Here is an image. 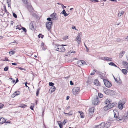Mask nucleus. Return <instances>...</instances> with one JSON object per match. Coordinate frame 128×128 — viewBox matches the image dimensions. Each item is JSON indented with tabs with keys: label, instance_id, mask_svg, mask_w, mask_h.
Segmentation results:
<instances>
[{
	"label": "nucleus",
	"instance_id": "nucleus-21",
	"mask_svg": "<svg viewBox=\"0 0 128 128\" xmlns=\"http://www.w3.org/2000/svg\"><path fill=\"white\" fill-rule=\"evenodd\" d=\"M75 52L74 51L70 50L68 52V54L69 55H72L73 54L75 53Z\"/></svg>",
	"mask_w": 128,
	"mask_h": 128
},
{
	"label": "nucleus",
	"instance_id": "nucleus-30",
	"mask_svg": "<svg viewBox=\"0 0 128 128\" xmlns=\"http://www.w3.org/2000/svg\"><path fill=\"white\" fill-rule=\"evenodd\" d=\"M60 46L59 45H55L54 46V49L58 51V49L59 48V47Z\"/></svg>",
	"mask_w": 128,
	"mask_h": 128
},
{
	"label": "nucleus",
	"instance_id": "nucleus-59",
	"mask_svg": "<svg viewBox=\"0 0 128 128\" xmlns=\"http://www.w3.org/2000/svg\"><path fill=\"white\" fill-rule=\"evenodd\" d=\"M124 116L125 118H128V115L127 114H124Z\"/></svg>",
	"mask_w": 128,
	"mask_h": 128
},
{
	"label": "nucleus",
	"instance_id": "nucleus-45",
	"mask_svg": "<svg viewBox=\"0 0 128 128\" xmlns=\"http://www.w3.org/2000/svg\"><path fill=\"white\" fill-rule=\"evenodd\" d=\"M104 60H106L107 61H109V58L107 57H105L104 58Z\"/></svg>",
	"mask_w": 128,
	"mask_h": 128
},
{
	"label": "nucleus",
	"instance_id": "nucleus-28",
	"mask_svg": "<svg viewBox=\"0 0 128 128\" xmlns=\"http://www.w3.org/2000/svg\"><path fill=\"white\" fill-rule=\"evenodd\" d=\"M76 40L80 42L81 40L80 38V34H78L77 37L76 38Z\"/></svg>",
	"mask_w": 128,
	"mask_h": 128
},
{
	"label": "nucleus",
	"instance_id": "nucleus-19",
	"mask_svg": "<svg viewBox=\"0 0 128 128\" xmlns=\"http://www.w3.org/2000/svg\"><path fill=\"white\" fill-rule=\"evenodd\" d=\"M116 102H114L112 104L111 103L108 104L109 105V106L110 108H111L115 106V105H116Z\"/></svg>",
	"mask_w": 128,
	"mask_h": 128
},
{
	"label": "nucleus",
	"instance_id": "nucleus-20",
	"mask_svg": "<svg viewBox=\"0 0 128 128\" xmlns=\"http://www.w3.org/2000/svg\"><path fill=\"white\" fill-rule=\"evenodd\" d=\"M30 28L32 30H34L35 28L34 26L31 23L30 25Z\"/></svg>",
	"mask_w": 128,
	"mask_h": 128
},
{
	"label": "nucleus",
	"instance_id": "nucleus-2",
	"mask_svg": "<svg viewBox=\"0 0 128 128\" xmlns=\"http://www.w3.org/2000/svg\"><path fill=\"white\" fill-rule=\"evenodd\" d=\"M92 104L94 105H97L99 102V99L98 97H95L92 99Z\"/></svg>",
	"mask_w": 128,
	"mask_h": 128
},
{
	"label": "nucleus",
	"instance_id": "nucleus-22",
	"mask_svg": "<svg viewBox=\"0 0 128 128\" xmlns=\"http://www.w3.org/2000/svg\"><path fill=\"white\" fill-rule=\"evenodd\" d=\"M56 89V88L54 86H52L50 89V90L51 91V92H54Z\"/></svg>",
	"mask_w": 128,
	"mask_h": 128
},
{
	"label": "nucleus",
	"instance_id": "nucleus-9",
	"mask_svg": "<svg viewBox=\"0 0 128 128\" xmlns=\"http://www.w3.org/2000/svg\"><path fill=\"white\" fill-rule=\"evenodd\" d=\"M114 118H116L117 120L118 121L122 120L123 119V117H119V116H118L115 114H114Z\"/></svg>",
	"mask_w": 128,
	"mask_h": 128
},
{
	"label": "nucleus",
	"instance_id": "nucleus-3",
	"mask_svg": "<svg viewBox=\"0 0 128 128\" xmlns=\"http://www.w3.org/2000/svg\"><path fill=\"white\" fill-rule=\"evenodd\" d=\"M80 91V88L78 87H75L72 89L73 94L74 95L78 94Z\"/></svg>",
	"mask_w": 128,
	"mask_h": 128
},
{
	"label": "nucleus",
	"instance_id": "nucleus-11",
	"mask_svg": "<svg viewBox=\"0 0 128 128\" xmlns=\"http://www.w3.org/2000/svg\"><path fill=\"white\" fill-rule=\"evenodd\" d=\"M20 91H17L15 92L12 95V98H14L15 96L20 94Z\"/></svg>",
	"mask_w": 128,
	"mask_h": 128
},
{
	"label": "nucleus",
	"instance_id": "nucleus-23",
	"mask_svg": "<svg viewBox=\"0 0 128 128\" xmlns=\"http://www.w3.org/2000/svg\"><path fill=\"white\" fill-rule=\"evenodd\" d=\"M61 13L64 15L65 16H66L68 15V14H67L65 10H64Z\"/></svg>",
	"mask_w": 128,
	"mask_h": 128
},
{
	"label": "nucleus",
	"instance_id": "nucleus-54",
	"mask_svg": "<svg viewBox=\"0 0 128 128\" xmlns=\"http://www.w3.org/2000/svg\"><path fill=\"white\" fill-rule=\"evenodd\" d=\"M47 20H48L50 22L51 21H52V18H47Z\"/></svg>",
	"mask_w": 128,
	"mask_h": 128
},
{
	"label": "nucleus",
	"instance_id": "nucleus-32",
	"mask_svg": "<svg viewBox=\"0 0 128 128\" xmlns=\"http://www.w3.org/2000/svg\"><path fill=\"white\" fill-rule=\"evenodd\" d=\"M58 122L60 127H62L63 123H62L60 122Z\"/></svg>",
	"mask_w": 128,
	"mask_h": 128
},
{
	"label": "nucleus",
	"instance_id": "nucleus-12",
	"mask_svg": "<svg viewBox=\"0 0 128 128\" xmlns=\"http://www.w3.org/2000/svg\"><path fill=\"white\" fill-rule=\"evenodd\" d=\"M77 64L80 66L84 64H86V63L84 62V61L81 60H80L78 61Z\"/></svg>",
	"mask_w": 128,
	"mask_h": 128
},
{
	"label": "nucleus",
	"instance_id": "nucleus-43",
	"mask_svg": "<svg viewBox=\"0 0 128 128\" xmlns=\"http://www.w3.org/2000/svg\"><path fill=\"white\" fill-rule=\"evenodd\" d=\"M96 72V70H93L92 72L90 74V75H94V74L95 72Z\"/></svg>",
	"mask_w": 128,
	"mask_h": 128
},
{
	"label": "nucleus",
	"instance_id": "nucleus-39",
	"mask_svg": "<svg viewBox=\"0 0 128 128\" xmlns=\"http://www.w3.org/2000/svg\"><path fill=\"white\" fill-rule=\"evenodd\" d=\"M98 95L99 97L100 98H102L103 96V94L101 93H98Z\"/></svg>",
	"mask_w": 128,
	"mask_h": 128
},
{
	"label": "nucleus",
	"instance_id": "nucleus-18",
	"mask_svg": "<svg viewBox=\"0 0 128 128\" xmlns=\"http://www.w3.org/2000/svg\"><path fill=\"white\" fill-rule=\"evenodd\" d=\"M6 121V120H4V118H2L0 119V124H3L4 123H5Z\"/></svg>",
	"mask_w": 128,
	"mask_h": 128
},
{
	"label": "nucleus",
	"instance_id": "nucleus-27",
	"mask_svg": "<svg viewBox=\"0 0 128 128\" xmlns=\"http://www.w3.org/2000/svg\"><path fill=\"white\" fill-rule=\"evenodd\" d=\"M97 73L98 74H100V77L101 78H102V79L104 78V76H102L101 75L102 74V73L101 72H100L97 71Z\"/></svg>",
	"mask_w": 128,
	"mask_h": 128
},
{
	"label": "nucleus",
	"instance_id": "nucleus-34",
	"mask_svg": "<svg viewBox=\"0 0 128 128\" xmlns=\"http://www.w3.org/2000/svg\"><path fill=\"white\" fill-rule=\"evenodd\" d=\"M38 36L39 38L41 37L42 38L44 37V36L42 35L41 34H40Z\"/></svg>",
	"mask_w": 128,
	"mask_h": 128
},
{
	"label": "nucleus",
	"instance_id": "nucleus-64",
	"mask_svg": "<svg viewBox=\"0 0 128 128\" xmlns=\"http://www.w3.org/2000/svg\"><path fill=\"white\" fill-rule=\"evenodd\" d=\"M69 98H70V96H68L66 97V100H68L69 99Z\"/></svg>",
	"mask_w": 128,
	"mask_h": 128
},
{
	"label": "nucleus",
	"instance_id": "nucleus-52",
	"mask_svg": "<svg viewBox=\"0 0 128 128\" xmlns=\"http://www.w3.org/2000/svg\"><path fill=\"white\" fill-rule=\"evenodd\" d=\"M18 68L21 70H25V69L24 68H22L20 67H18Z\"/></svg>",
	"mask_w": 128,
	"mask_h": 128
},
{
	"label": "nucleus",
	"instance_id": "nucleus-24",
	"mask_svg": "<svg viewBox=\"0 0 128 128\" xmlns=\"http://www.w3.org/2000/svg\"><path fill=\"white\" fill-rule=\"evenodd\" d=\"M124 13V12L123 11H121L120 12H118V17H120L121 15H123Z\"/></svg>",
	"mask_w": 128,
	"mask_h": 128
},
{
	"label": "nucleus",
	"instance_id": "nucleus-63",
	"mask_svg": "<svg viewBox=\"0 0 128 128\" xmlns=\"http://www.w3.org/2000/svg\"><path fill=\"white\" fill-rule=\"evenodd\" d=\"M62 7L63 8V7L66 8V6H64L62 4H61Z\"/></svg>",
	"mask_w": 128,
	"mask_h": 128
},
{
	"label": "nucleus",
	"instance_id": "nucleus-55",
	"mask_svg": "<svg viewBox=\"0 0 128 128\" xmlns=\"http://www.w3.org/2000/svg\"><path fill=\"white\" fill-rule=\"evenodd\" d=\"M4 106L3 104H0V108H2Z\"/></svg>",
	"mask_w": 128,
	"mask_h": 128
},
{
	"label": "nucleus",
	"instance_id": "nucleus-61",
	"mask_svg": "<svg viewBox=\"0 0 128 128\" xmlns=\"http://www.w3.org/2000/svg\"><path fill=\"white\" fill-rule=\"evenodd\" d=\"M70 84L71 85H73L74 84V83L72 82V80H71L70 81Z\"/></svg>",
	"mask_w": 128,
	"mask_h": 128
},
{
	"label": "nucleus",
	"instance_id": "nucleus-25",
	"mask_svg": "<svg viewBox=\"0 0 128 128\" xmlns=\"http://www.w3.org/2000/svg\"><path fill=\"white\" fill-rule=\"evenodd\" d=\"M78 112L80 114V117L81 118H84V116L83 112H82L80 111H79Z\"/></svg>",
	"mask_w": 128,
	"mask_h": 128
},
{
	"label": "nucleus",
	"instance_id": "nucleus-10",
	"mask_svg": "<svg viewBox=\"0 0 128 128\" xmlns=\"http://www.w3.org/2000/svg\"><path fill=\"white\" fill-rule=\"evenodd\" d=\"M27 8L30 12H31L33 10V8L32 6L30 4H29L28 2L27 4Z\"/></svg>",
	"mask_w": 128,
	"mask_h": 128
},
{
	"label": "nucleus",
	"instance_id": "nucleus-40",
	"mask_svg": "<svg viewBox=\"0 0 128 128\" xmlns=\"http://www.w3.org/2000/svg\"><path fill=\"white\" fill-rule=\"evenodd\" d=\"M110 93H112V95H114L115 94L113 90H110Z\"/></svg>",
	"mask_w": 128,
	"mask_h": 128
},
{
	"label": "nucleus",
	"instance_id": "nucleus-29",
	"mask_svg": "<svg viewBox=\"0 0 128 128\" xmlns=\"http://www.w3.org/2000/svg\"><path fill=\"white\" fill-rule=\"evenodd\" d=\"M27 106V105L25 104H21L20 106H19V107H20L21 108H24L25 107H26Z\"/></svg>",
	"mask_w": 128,
	"mask_h": 128
},
{
	"label": "nucleus",
	"instance_id": "nucleus-35",
	"mask_svg": "<svg viewBox=\"0 0 128 128\" xmlns=\"http://www.w3.org/2000/svg\"><path fill=\"white\" fill-rule=\"evenodd\" d=\"M124 52H122L120 54V57L121 58L123 56L124 54Z\"/></svg>",
	"mask_w": 128,
	"mask_h": 128
},
{
	"label": "nucleus",
	"instance_id": "nucleus-49",
	"mask_svg": "<svg viewBox=\"0 0 128 128\" xmlns=\"http://www.w3.org/2000/svg\"><path fill=\"white\" fill-rule=\"evenodd\" d=\"M84 46H85V47L86 49V51L87 52H88V50H89V49H88V48L87 47V46H86V44H85V43H84Z\"/></svg>",
	"mask_w": 128,
	"mask_h": 128
},
{
	"label": "nucleus",
	"instance_id": "nucleus-38",
	"mask_svg": "<svg viewBox=\"0 0 128 128\" xmlns=\"http://www.w3.org/2000/svg\"><path fill=\"white\" fill-rule=\"evenodd\" d=\"M22 1L23 2L24 4H27L28 2H27L28 0H22Z\"/></svg>",
	"mask_w": 128,
	"mask_h": 128
},
{
	"label": "nucleus",
	"instance_id": "nucleus-31",
	"mask_svg": "<svg viewBox=\"0 0 128 128\" xmlns=\"http://www.w3.org/2000/svg\"><path fill=\"white\" fill-rule=\"evenodd\" d=\"M10 0H7V3L8 4V7H10Z\"/></svg>",
	"mask_w": 128,
	"mask_h": 128
},
{
	"label": "nucleus",
	"instance_id": "nucleus-5",
	"mask_svg": "<svg viewBox=\"0 0 128 128\" xmlns=\"http://www.w3.org/2000/svg\"><path fill=\"white\" fill-rule=\"evenodd\" d=\"M52 24V22H47L46 23V27L48 31L50 30Z\"/></svg>",
	"mask_w": 128,
	"mask_h": 128
},
{
	"label": "nucleus",
	"instance_id": "nucleus-62",
	"mask_svg": "<svg viewBox=\"0 0 128 128\" xmlns=\"http://www.w3.org/2000/svg\"><path fill=\"white\" fill-rule=\"evenodd\" d=\"M12 64L13 65L16 66L17 65V64L16 63H12Z\"/></svg>",
	"mask_w": 128,
	"mask_h": 128
},
{
	"label": "nucleus",
	"instance_id": "nucleus-58",
	"mask_svg": "<svg viewBox=\"0 0 128 128\" xmlns=\"http://www.w3.org/2000/svg\"><path fill=\"white\" fill-rule=\"evenodd\" d=\"M68 38V36H64L63 38L64 40H66Z\"/></svg>",
	"mask_w": 128,
	"mask_h": 128
},
{
	"label": "nucleus",
	"instance_id": "nucleus-8",
	"mask_svg": "<svg viewBox=\"0 0 128 128\" xmlns=\"http://www.w3.org/2000/svg\"><path fill=\"white\" fill-rule=\"evenodd\" d=\"M59 48L58 49V51L60 52H64L65 51V48L64 47L61 45H60L58 47Z\"/></svg>",
	"mask_w": 128,
	"mask_h": 128
},
{
	"label": "nucleus",
	"instance_id": "nucleus-15",
	"mask_svg": "<svg viewBox=\"0 0 128 128\" xmlns=\"http://www.w3.org/2000/svg\"><path fill=\"white\" fill-rule=\"evenodd\" d=\"M110 90H109L106 88H104L103 90L104 92L107 94H109V92H110Z\"/></svg>",
	"mask_w": 128,
	"mask_h": 128
},
{
	"label": "nucleus",
	"instance_id": "nucleus-44",
	"mask_svg": "<svg viewBox=\"0 0 128 128\" xmlns=\"http://www.w3.org/2000/svg\"><path fill=\"white\" fill-rule=\"evenodd\" d=\"M4 11L6 12H7V10H6V6H4Z\"/></svg>",
	"mask_w": 128,
	"mask_h": 128
},
{
	"label": "nucleus",
	"instance_id": "nucleus-13",
	"mask_svg": "<svg viewBox=\"0 0 128 128\" xmlns=\"http://www.w3.org/2000/svg\"><path fill=\"white\" fill-rule=\"evenodd\" d=\"M94 108H92L89 110V115L90 116H92L94 112Z\"/></svg>",
	"mask_w": 128,
	"mask_h": 128
},
{
	"label": "nucleus",
	"instance_id": "nucleus-56",
	"mask_svg": "<svg viewBox=\"0 0 128 128\" xmlns=\"http://www.w3.org/2000/svg\"><path fill=\"white\" fill-rule=\"evenodd\" d=\"M44 42H42L41 44V46L42 47H43L44 46Z\"/></svg>",
	"mask_w": 128,
	"mask_h": 128
},
{
	"label": "nucleus",
	"instance_id": "nucleus-6",
	"mask_svg": "<svg viewBox=\"0 0 128 128\" xmlns=\"http://www.w3.org/2000/svg\"><path fill=\"white\" fill-rule=\"evenodd\" d=\"M57 14L56 13L54 12L50 16L54 20H58V18L56 16Z\"/></svg>",
	"mask_w": 128,
	"mask_h": 128
},
{
	"label": "nucleus",
	"instance_id": "nucleus-50",
	"mask_svg": "<svg viewBox=\"0 0 128 128\" xmlns=\"http://www.w3.org/2000/svg\"><path fill=\"white\" fill-rule=\"evenodd\" d=\"M98 0H90V1L93 2H98Z\"/></svg>",
	"mask_w": 128,
	"mask_h": 128
},
{
	"label": "nucleus",
	"instance_id": "nucleus-26",
	"mask_svg": "<svg viewBox=\"0 0 128 128\" xmlns=\"http://www.w3.org/2000/svg\"><path fill=\"white\" fill-rule=\"evenodd\" d=\"M122 72L124 74L126 75L127 74L128 71L126 69H123L122 70Z\"/></svg>",
	"mask_w": 128,
	"mask_h": 128
},
{
	"label": "nucleus",
	"instance_id": "nucleus-1",
	"mask_svg": "<svg viewBox=\"0 0 128 128\" xmlns=\"http://www.w3.org/2000/svg\"><path fill=\"white\" fill-rule=\"evenodd\" d=\"M126 102L125 99H123L120 101L118 102V108L120 110H122L123 108V105Z\"/></svg>",
	"mask_w": 128,
	"mask_h": 128
},
{
	"label": "nucleus",
	"instance_id": "nucleus-17",
	"mask_svg": "<svg viewBox=\"0 0 128 128\" xmlns=\"http://www.w3.org/2000/svg\"><path fill=\"white\" fill-rule=\"evenodd\" d=\"M111 124L110 122H108L105 124V127L106 128H110V126Z\"/></svg>",
	"mask_w": 128,
	"mask_h": 128
},
{
	"label": "nucleus",
	"instance_id": "nucleus-47",
	"mask_svg": "<svg viewBox=\"0 0 128 128\" xmlns=\"http://www.w3.org/2000/svg\"><path fill=\"white\" fill-rule=\"evenodd\" d=\"M22 30L25 32L26 33V29L24 27H22Z\"/></svg>",
	"mask_w": 128,
	"mask_h": 128
},
{
	"label": "nucleus",
	"instance_id": "nucleus-37",
	"mask_svg": "<svg viewBox=\"0 0 128 128\" xmlns=\"http://www.w3.org/2000/svg\"><path fill=\"white\" fill-rule=\"evenodd\" d=\"M34 104H32V105H31L30 107V109L32 110H33L34 109Z\"/></svg>",
	"mask_w": 128,
	"mask_h": 128
},
{
	"label": "nucleus",
	"instance_id": "nucleus-60",
	"mask_svg": "<svg viewBox=\"0 0 128 128\" xmlns=\"http://www.w3.org/2000/svg\"><path fill=\"white\" fill-rule=\"evenodd\" d=\"M123 64H124L125 65H128V63L126 62H123Z\"/></svg>",
	"mask_w": 128,
	"mask_h": 128
},
{
	"label": "nucleus",
	"instance_id": "nucleus-33",
	"mask_svg": "<svg viewBox=\"0 0 128 128\" xmlns=\"http://www.w3.org/2000/svg\"><path fill=\"white\" fill-rule=\"evenodd\" d=\"M110 102L109 100H106L105 101V102H104L105 104H106V105L108 104H110L109 103H110Z\"/></svg>",
	"mask_w": 128,
	"mask_h": 128
},
{
	"label": "nucleus",
	"instance_id": "nucleus-36",
	"mask_svg": "<svg viewBox=\"0 0 128 128\" xmlns=\"http://www.w3.org/2000/svg\"><path fill=\"white\" fill-rule=\"evenodd\" d=\"M40 89V88H39L36 91V96H38Z\"/></svg>",
	"mask_w": 128,
	"mask_h": 128
},
{
	"label": "nucleus",
	"instance_id": "nucleus-53",
	"mask_svg": "<svg viewBox=\"0 0 128 128\" xmlns=\"http://www.w3.org/2000/svg\"><path fill=\"white\" fill-rule=\"evenodd\" d=\"M121 40V39L119 38H117L116 40L117 42H120Z\"/></svg>",
	"mask_w": 128,
	"mask_h": 128
},
{
	"label": "nucleus",
	"instance_id": "nucleus-41",
	"mask_svg": "<svg viewBox=\"0 0 128 128\" xmlns=\"http://www.w3.org/2000/svg\"><path fill=\"white\" fill-rule=\"evenodd\" d=\"M54 84L52 82H50L49 83V85L50 86H54Z\"/></svg>",
	"mask_w": 128,
	"mask_h": 128
},
{
	"label": "nucleus",
	"instance_id": "nucleus-16",
	"mask_svg": "<svg viewBox=\"0 0 128 128\" xmlns=\"http://www.w3.org/2000/svg\"><path fill=\"white\" fill-rule=\"evenodd\" d=\"M110 108H111L108 104L105 106L104 107V110H107Z\"/></svg>",
	"mask_w": 128,
	"mask_h": 128
},
{
	"label": "nucleus",
	"instance_id": "nucleus-48",
	"mask_svg": "<svg viewBox=\"0 0 128 128\" xmlns=\"http://www.w3.org/2000/svg\"><path fill=\"white\" fill-rule=\"evenodd\" d=\"M108 64L111 66H113L114 65V64L113 62H110L108 63Z\"/></svg>",
	"mask_w": 128,
	"mask_h": 128
},
{
	"label": "nucleus",
	"instance_id": "nucleus-4",
	"mask_svg": "<svg viewBox=\"0 0 128 128\" xmlns=\"http://www.w3.org/2000/svg\"><path fill=\"white\" fill-rule=\"evenodd\" d=\"M103 81L105 86L108 87L110 88L112 86L111 83L106 79H103Z\"/></svg>",
	"mask_w": 128,
	"mask_h": 128
},
{
	"label": "nucleus",
	"instance_id": "nucleus-7",
	"mask_svg": "<svg viewBox=\"0 0 128 128\" xmlns=\"http://www.w3.org/2000/svg\"><path fill=\"white\" fill-rule=\"evenodd\" d=\"M105 125L104 122H102L99 125L95 126L94 128H104Z\"/></svg>",
	"mask_w": 128,
	"mask_h": 128
},
{
	"label": "nucleus",
	"instance_id": "nucleus-51",
	"mask_svg": "<svg viewBox=\"0 0 128 128\" xmlns=\"http://www.w3.org/2000/svg\"><path fill=\"white\" fill-rule=\"evenodd\" d=\"M13 16L15 18H17V17L16 14L15 13H13Z\"/></svg>",
	"mask_w": 128,
	"mask_h": 128
},
{
	"label": "nucleus",
	"instance_id": "nucleus-46",
	"mask_svg": "<svg viewBox=\"0 0 128 128\" xmlns=\"http://www.w3.org/2000/svg\"><path fill=\"white\" fill-rule=\"evenodd\" d=\"M8 67L6 66L4 68V71H6L8 70Z\"/></svg>",
	"mask_w": 128,
	"mask_h": 128
},
{
	"label": "nucleus",
	"instance_id": "nucleus-42",
	"mask_svg": "<svg viewBox=\"0 0 128 128\" xmlns=\"http://www.w3.org/2000/svg\"><path fill=\"white\" fill-rule=\"evenodd\" d=\"M9 54L10 55V56H11L12 54H14V51H12L9 52Z\"/></svg>",
	"mask_w": 128,
	"mask_h": 128
},
{
	"label": "nucleus",
	"instance_id": "nucleus-14",
	"mask_svg": "<svg viewBox=\"0 0 128 128\" xmlns=\"http://www.w3.org/2000/svg\"><path fill=\"white\" fill-rule=\"evenodd\" d=\"M94 84L96 86H99L100 84L99 82V81L98 80H96L94 81Z\"/></svg>",
	"mask_w": 128,
	"mask_h": 128
},
{
	"label": "nucleus",
	"instance_id": "nucleus-57",
	"mask_svg": "<svg viewBox=\"0 0 128 128\" xmlns=\"http://www.w3.org/2000/svg\"><path fill=\"white\" fill-rule=\"evenodd\" d=\"M113 76L114 78L115 81L116 82L118 83V81L117 80V78H115L114 76Z\"/></svg>",
	"mask_w": 128,
	"mask_h": 128
}]
</instances>
